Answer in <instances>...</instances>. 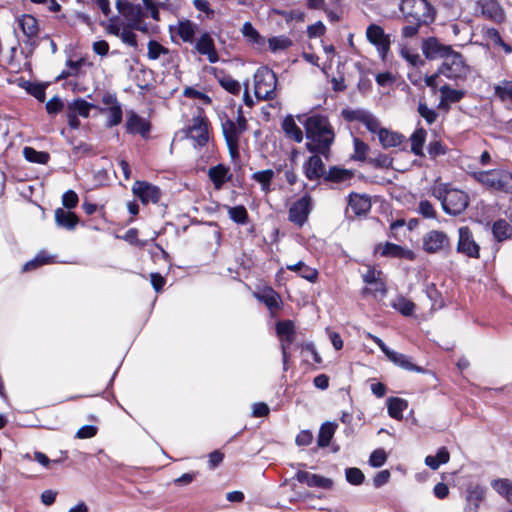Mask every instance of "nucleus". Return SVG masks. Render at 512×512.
Masks as SVG:
<instances>
[{"instance_id": "obj_1", "label": "nucleus", "mask_w": 512, "mask_h": 512, "mask_svg": "<svg viewBox=\"0 0 512 512\" xmlns=\"http://www.w3.org/2000/svg\"><path fill=\"white\" fill-rule=\"evenodd\" d=\"M303 124L306 131L307 150L328 158L335 139V133L328 118L322 115H312L307 117Z\"/></svg>"}, {"instance_id": "obj_2", "label": "nucleus", "mask_w": 512, "mask_h": 512, "mask_svg": "<svg viewBox=\"0 0 512 512\" xmlns=\"http://www.w3.org/2000/svg\"><path fill=\"white\" fill-rule=\"evenodd\" d=\"M431 194L440 201L443 211L452 216L462 214L469 205V196L463 190L453 188L449 183H437Z\"/></svg>"}, {"instance_id": "obj_3", "label": "nucleus", "mask_w": 512, "mask_h": 512, "mask_svg": "<svg viewBox=\"0 0 512 512\" xmlns=\"http://www.w3.org/2000/svg\"><path fill=\"white\" fill-rule=\"evenodd\" d=\"M400 10L406 22L429 24L434 21V10L426 0H402Z\"/></svg>"}, {"instance_id": "obj_4", "label": "nucleus", "mask_w": 512, "mask_h": 512, "mask_svg": "<svg viewBox=\"0 0 512 512\" xmlns=\"http://www.w3.org/2000/svg\"><path fill=\"white\" fill-rule=\"evenodd\" d=\"M473 178L483 186L506 193H512V174L505 170L478 171Z\"/></svg>"}, {"instance_id": "obj_5", "label": "nucleus", "mask_w": 512, "mask_h": 512, "mask_svg": "<svg viewBox=\"0 0 512 512\" xmlns=\"http://www.w3.org/2000/svg\"><path fill=\"white\" fill-rule=\"evenodd\" d=\"M276 74L266 66L258 68L254 74V93L259 100L274 99L276 94Z\"/></svg>"}, {"instance_id": "obj_6", "label": "nucleus", "mask_w": 512, "mask_h": 512, "mask_svg": "<svg viewBox=\"0 0 512 512\" xmlns=\"http://www.w3.org/2000/svg\"><path fill=\"white\" fill-rule=\"evenodd\" d=\"M448 79H463L469 73V66L463 56L453 49L444 57L438 71Z\"/></svg>"}, {"instance_id": "obj_7", "label": "nucleus", "mask_w": 512, "mask_h": 512, "mask_svg": "<svg viewBox=\"0 0 512 512\" xmlns=\"http://www.w3.org/2000/svg\"><path fill=\"white\" fill-rule=\"evenodd\" d=\"M366 38L375 46L380 58L385 60L390 51V35L386 34L381 26L370 24L366 29Z\"/></svg>"}, {"instance_id": "obj_8", "label": "nucleus", "mask_w": 512, "mask_h": 512, "mask_svg": "<svg viewBox=\"0 0 512 512\" xmlns=\"http://www.w3.org/2000/svg\"><path fill=\"white\" fill-rule=\"evenodd\" d=\"M276 331L281 340L283 370L287 371L288 348L294 342L296 336L294 323L290 320L279 321L276 324Z\"/></svg>"}, {"instance_id": "obj_9", "label": "nucleus", "mask_w": 512, "mask_h": 512, "mask_svg": "<svg viewBox=\"0 0 512 512\" xmlns=\"http://www.w3.org/2000/svg\"><path fill=\"white\" fill-rule=\"evenodd\" d=\"M311 211L312 198L309 194L306 193L291 205L289 209V220L295 225L301 227L307 221Z\"/></svg>"}, {"instance_id": "obj_10", "label": "nucleus", "mask_w": 512, "mask_h": 512, "mask_svg": "<svg viewBox=\"0 0 512 512\" xmlns=\"http://www.w3.org/2000/svg\"><path fill=\"white\" fill-rule=\"evenodd\" d=\"M223 135L232 159L239 157V139L242 134L241 128L235 125V121L226 119L222 122Z\"/></svg>"}, {"instance_id": "obj_11", "label": "nucleus", "mask_w": 512, "mask_h": 512, "mask_svg": "<svg viewBox=\"0 0 512 512\" xmlns=\"http://www.w3.org/2000/svg\"><path fill=\"white\" fill-rule=\"evenodd\" d=\"M422 245L426 252L438 253L449 248L450 239L443 231L431 230L424 235Z\"/></svg>"}, {"instance_id": "obj_12", "label": "nucleus", "mask_w": 512, "mask_h": 512, "mask_svg": "<svg viewBox=\"0 0 512 512\" xmlns=\"http://www.w3.org/2000/svg\"><path fill=\"white\" fill-rule=\"evenodd\" d=\"M132 192L143 204L157 203L161 198L160 188L146 181H136L132 186Z\"/></svg>"}, {"instance_id": "obj_13", "label": "nucleus", "mask_w": 512, "mask_h": 512, "mask_svg": "<svg viewBox=\"0 0 512 512\" xmlns=\"http://www.w3.org/2000/svg\"><path fill=\"white\" fill-rule=\"evenodd\" d=\"M458 233L457 251L471 258H479L480 247L474 241L470 229L466 226L460 227Z\"/></svg>"}, {"instance_id": "obj_14", "label": "nucleus", "mask_w": 512, "mask_h": 512, "mask_svg": "<svg viewBox=\"0 0 512 512\" xmlns=\"http://www.w3.org/2000/svg\"><path fill=\"white\" fill-rule=\"evenodd\" d=\"M194 48L200 55L206 56L210 63H217L219 55L215 47V42L209 32L202 33L194 42Z\"/></svg>"}, {"instance_id": "obj_15", "label": "nucleus", "mask_w": 512, "mask_h": 512, "mask_svg": "<svg viewBox=\"0 0 512 512\" xmlns=\"http://www.w3.org/2000/svg\"><path fill=\"white\" fill-rule=\"evenodd\" d=\"M451 50V46L441 43L435 37H429L422 41V52L429 60L444 59Z\"/></svg>"}, {"instance_id": "obj_16", "label": "nucleus", "mask_w": 512, "mask_h": 512, "mask_svg": "<svg viewBox=\"0 0 512 512\" xmlns=\"http://www.w3.org/2000/svg\"><path fill=\"white\" fill-rule=\"evenodd\" d=\"M188 136L194 142V146L202 147L209 140L208 123L202 117H195L188 127Z\"/></svg>"}, {"instance_id": "obj_17", "label": "nucleus", "mask_w": 512, "mask_h": 512, "mask_svg": "<svg viewBox=\"0 0 512 512\" xmlns=\"http://www.w3.org/2000/svg\"><path fill=\"white\" fill-rule=\"evenodd\" d=\"M295 479L302 484H306L311 488H320L329 490L333 486V480L318 474H313L308 471L298 470L295 474Z\"/></svg>"}, {"instance_id": "obj_18", "label": "nucleus", "mask_w": 512, "mask_h": 512, "mask_svg": "<svg viewBox=\"0 0 512 512\" xmlns=\"http://www.w3.org/2000/svg\"><path fill=\"white\" fill-rule=\"evenodd\" d=\"M478 7L485 18L496 23L505 21L506 14L498 0H479Z\"/></svg>"}, {"instance_id": "obj_19", "label": "nucleus", "mask_w": 512, "mask_h": 512, "mask_svg": "<svg viewBox=\"0 0 512 512\" xmlns=\"http://www.w3.org/2000/svg\"><path fill=\"white\" fill-rule=\"evenodd\" d=\"M116 7L118 12L125 18L127 21L128 27L131 24L137 22L138 20L143 19L144 12L140 4H134L129 0H117Z\"/></svg>"}, {"instance_id": "obj_20", "label": "nucleus", "mask_w": 512, "mask_h": 512, "mask_svg": "<svg viewBox=\"0 0 512 512\" xmlns=\"http://www.w3.org/2000/svg\"><path fill=\"white\" fill-rule=\"evenodd\" d=\"M375 252L383 257L400 258L407 260H413L415 258V254L412 250L391 242H386L384 245L378 244L375 247Z\"/></svg>"}, {"instance_id": "obj_21", "label": "nucleus", "mask_w": 512, "mask_h": 512, "mask_svg": "<svg viewBox=\"0 0 512 512\" xmlns=\"http://www.w3.org/2000/svg\"><path fill=\"white\" fill-rule=\"evenodd\" d=\"M344 117L349 121H359L361 122L368 131L376 132L378 130V119L371 113L365 110H352V111H344Z\"/></svg>"}, {"instance_id": "obj_22", "label": "nucleus", "mask_w": 512, "mask_h": 512, "mask_svg": "<svg viewBox=\"0 0 512 512\" xmlns=\"http://www.w3.org/2000/svg\"><path fill=\"white\" fill-rule=\"evenodd\" d=\"M303 172L305 176L311 181L325 177V165L320 156H310L303 164Z\"/></svg>"}, {"instance_id": "obj_23", "label": "nucleus", "mask_w": 512, "mask_h": 512, "mask_svg": "<svg viewBox=\"0 0 512 512\" xmlns=\"http://www.w3.org/2000/svg\"><path fill=\"white\" fill-rule=\"evenodd\" d=\"M126 131L130 134H140L146 138L150 131V123L132 111L127 116Z\"/></svg>"}, {"instance_id": "obj_24", "label": "nucleus", "mask_w": 512, "mask_h": 512, "mask_svg": "<svg viewBox=\"0 0 512 512\" xmlns=\"http://www.w3.org/2000/svg\"><path fill=\"white\" fill-rule=\"evenodd\" d=\"M375 133L378 135L379 141L385 149L397 147L401 145L404 140V136L402 134L381 128L380 123L378 124V130H376Z\"/></svg>"}, {"instance_id": "obj_25", "label": "nucleus", "mask_w": 512, "mask_h": 512, "mask_svg": "<svg viewBox=\"0 0 512 512\" xmlns=\"http://www.w3.org/2000/svg\"><path fill=\"white\" fill-rule=\"evenodd\" d=\"M385 356L389 359V361H391L392 363H394L395 365L399 366L404 370L415 371L418 373L424 372L423 368L413 364L411 362V359L402 353L390 349Z\"/></svg>"}, {"instance_id": "obj_26", "label": "nucleus", "mask_w": 512, "mask_h": 512, "mask_svg": "<svg viewBox=\"0 0 512 512\" xmlns=\"http://www.w3.org/2000/svg\"><path fill=\"white\" fill-rule=\"evenodd\" d=\"M198 26L190 20L179 21L175 27V33L185 43L193 44Z\"/></svg>"}, {"instance_id": "obj_27", "label": "nucleus", "mask_w": 512, "mask_h": 512, "mask_svg": "<svg viewBox=\"0 0 512 512\" xmlns=\"http://www.w3.org/2000/svg\"><path fill=\"white\" fill-rule=\"evenodd\" d=\"M208 176L212 181L215 189L219 190L222 188L224 183L231 179L232 175L229 173V168L222 164H219L211 167L208 170Z\"/></svg>"}, {"instance_id": "obj_28", "label": "nucleus", "mask_w": 512, "mask_h": 512, "mask_svg": "<svg viewBox=\"0 0 512 512\" xmlns=\"http://www.w3.org/2000/svg\"><path fill=\"white\" fill-rule=\"evenodd\" d=\"M439 91L441 93L440 108L448 107L449 104L459 102L465 95L463 90L453 89L447 84L441 86Z\"/></svg>"}, {"instance_id": "obj_29", "label": "nucleus", "mask_w": 512, "mask_h": 512, "mask_svg": "<svg viewBox=\"0 0 512 512\" xmlns=\"http://www.w3.org/2000/svg\"><path fill=\"white\" fill-rule=\"evenodd\" d=\"M19 28L23 34L28 38L32 39L37 37L39 33L38 21L32 15L24 14L17 20Z\"/></svg>"}, {"instance_id": "obj_30", "label": "nucleus", "mask_w": 512, "mask_h": 512, "mask_svg": "<svg viewBox=\"0 0 512 512\" xmlns=\"http://www.w3.org/2000/svg\"><path fill=\"white\" fill-rule=\"evenodd\" d=\"M287 138L300 143L303 141V132L300 127L296 124L293 116H286L281 125Z\"/></svg>"}, {"instance_id": "obj_31", "label": "nucleus", "mask_w": 512, "mask_h": 512, "mask_svg": "<svg viewBox=\"0 0 512 512\" xmlns=\"http://www.w3.org/2000/svg\"><path fill=\"white\" fill-rule=\"evenodd\" d=\"M55 221L57 226L67 230H73L76 227L79 219L74 213L66 211L62 208H57L55 210Z\"/></svg>"}, {"instance_id": "obj_32", "label": "nucleus", "mask_w": 512, "mask_h": 512, "mask_svg": "<svg viewBox=\"0 0 512 512\" xmlns=\"http://www.w3.org/2000/svg\"><path fill=\"white\" fill-rule=\"evenodd\" d=\"M286 268L298 273L300 277L311 283L316 282L318 279V271L315 268L306 265L302 261H299L296 264L287 265Z\"/></svg>"}, {"instance_id": "obj_33", "label": "nucleus", "mask_w": 512, "mask_h": 512, "mask_svg": "<svg viewBox=\"0 0 512 512\" xmlns=\"http://www.w3.org/2000/svg\"><path fill=\"white\" fill-rule=\"evenodd\" d=\"M275 177V172L272 169L257 171L252 174L251 178L260 184L261 191L268 194L272 191L271 182Z\"/></svg>"}, {"instance_id": "obj_34", "label": "nucleus", "mask_w": 512, "mask_h": 512, "mask_svg": "<svg viewBox=\"0 0 512 512\" xmlns=\"http://www.w3.org/2000/svg\"><path fill=\"white\" fill-rule=\"evenodd\" d=\"M388 413L397 420L403 418V411L408 407V402L405 399L398 397H391L388 399Z\"/></svg>"}, {"instance_id": "obj_35", "label": "nucleus", "mask_w": 512, "mask_h": 512, "mask_svg": "<svg viewBox=\"0 0 512 512\" xmlns=\"http://www.w3.org/2000/svg\"><path fill=\"white\" fill-rule=\"evenodd\" d=\"M450 454L447 448L441 447L438 449L435 456L428 455L425 458V464L432 470H437L441 464L449 462Z\"/></svg>"}, {"instance_id": "obj_36", "label": "nucleus", "mask_w": 512, "mask_h": 512, "mask_svg": "<svg viewBox=\"0 0 512 512\" xmlns=\"http://www.w3.org/2000/svg\"><path fill=\"white\" fill-rule=\"evenodd\" d=\"M492 488L512 504V481L506 478L495 479L491 482Z\"/></svg>"}, {"instance_id": "obj_37", "label": "nucleus", "mask_w": 512, "mask_h": 512, "mask_svg": "<svg viewBox=\"0 0 512 512\" xmlns=\"http://www.w3.org/2000/svg\"><path fill=\"white\" fill-rule=\"evenodd\" d=\"M352 172L337 166L330 167L324 177L325 181L340 183L352 178Z\"/></svg>"}, {"instance_id": "obj_38", "label": "nucleus", "mask_w": 512, "mask_h": 512, "mask_svg": "<svg viewBox=\"0 0 512 512\" xmlns=\"http://www.w3.org/2000/svg\"><path fill=\"white\" fill-rule=\"evenodd\" d=\"M426 130L424 128H417L411 135V151L417 155H423V145L426 139Z\"/></svg>"}, {"instance_id": "obj_39", "label": "nucleus", "mask_w": 512, "mask_h": 512, "mask_svg": "<svg viewBox=\"0 0 512 512\" xmlns=\"http://www.w3.org/2000/svg\"><path fill=\"white\" fill-rule=\"evenodd\" d=\"M259 301L263 302L270 310L279 308L280 296L272 288L264 290L262 293L256 294Z\"/></svg>"}, {"instance_id": "obj_40", "label": "nucleus", "mask_w": 512, "mask_h": 512, "mask_svg": "<svg viewBox=\"0 0 512 512\" xmlns=\"http://www.w3.org/2000/svg\"><path fill=\"white\" fill-rule=\"evenodd\" d=\"M229 218L236 224L245 225L248 223L249 215L247 209L243 205L226 206Z\"/></svg>"}, {"instance_id": "obj_41", "label": "nucleus", "mask_w": 512, "mask_h": 512, "mask_svg": "<svg viewBox=\"0 0 512 512\" xmlns=\"http://www.w3.org/2000/svg\"><path fill=\"white\" fill-rule=\"evenodd\" d=\"M23 156L27 161L37 164H47L50 159L47 152L37 151L29 146L23 148Z\"/></svg>"}, {"instance_id": "obj_42", "label": "nucleus", "mask_w": 512, "mask_h": 512, "mask_svg": "<svg viewBox=\"0 0 512 512\" xmlns=\"http://www.w3.org/2000/svg\"><path fill=\"white\" fill-rule=\"evenodd\" d=\"M336 430V426L333 423L327 422L324 423L319 430L318 434V446L319 447H327L330 444L331 439L334 436Z\"/></svg>"}, {"instance_id": "obj_43", "label": "nucleus", "mask_w": 512, "mask_h": 512, "mask_svg": "<svg viewBox=\"0 0 512 512\" xmlns=\"http://www.w3.org/2000/svg\"><path fill=\"white\" fill-rule=\"evenodd\" d=\"M102 113L106 115L108 127H113L122 121V108L121 105H112L106 109H102Z\"/></svg>"}, {"instance_id": "obj_44", "label": "nucleus", "mask_w": 512, "mask_h": 512, "mask_svg": "<svg viewBox=\"0 0 512 512\" xmlns=\"http://www.w3.org/2000/svg\"><path fill=\"white\" fill-rule=\"evenodd\" d=\"M93 107L94 106L91 103H88L84 99H76L68 104V110L84 118H87L89 116L90 110Z\"/></svg>"}, {"instance_id": "obj_45", "label": "nucleus", "mask_w": 512, "mask_h": 512, "mask_svg": "<svg viewBox=\"0 0 512 512\" xmlns=\"http://www.w3.org/2000/svg\"><path fill=\"white\" fill-rule=\"evenodd\" d=\"M349 205L355 214H362L370 209V202L367 198L360 195H351L349 199Z\"/></svg>"}, {"instance_id": "obj_46", "label": "nucleus", "mask_w": 512, "mask_h": 512, "mask_svg": "<svg viewBox=\"0 0 512 512\" xmlns=\"http://www.w3.org/2000/svg\"><path fill=\"white\" fill-rule=\"evenodd\" d=\"M495 95L501 101H512V80H503L494 87Z\"/></svg>"}, {"instance_id": "obj_47", "label": "nucleus", "mask_w": 512, "mask_h": 512, "mask_svg": "<svg viewBox=\"0 0 512 512\" xmlns=\"http://www.w3.org/2000/svg\"><path fill=\"white\" fill-rule=\"evenodd\" d=\"M492 232L498 241H503L510 236L511 227L505 220H498L493 224Z\"/></svg>"}, {"instance_id": "obj_48", "label": "nucleus", "mask_w": 512, "mask_h": 512, "mask_svg": "<svg viewBox=\"0 0 512 512\" xmlns=\"http://www.w3.org/2000/svg\"><path fill=\"white\" fill-rule=\"evenodd\" d=\"M242 34L243 36L251 43L261 45L264 43V39L258 33V31L253 27L250 22H245L242 26Z\"/></svg>"}, {"instance_id": "obj_49", "label": "nucleus", "mask_w": 512, "mask_h": 512, "mask_svg": "<svg viewBox=\"0 0 512 512\" xmlns=\"http://www.w3.org/2000/svg\"><path fill=\"white\" fill-rule=\"evenodd\" d=\"M269 49L272 52L282 51L292 46V41L286 36H275L268 40Z\"/></svg>"}, {"instance_id": "obj_50", "label": "nucleus", "mask_w": 512, "mask_h": 512, "mask_svg": "<svg viewBox=\"0 0 512 512\" xmlns=\"http://www.w3.org/2000/svg\"><path fill=\"white\" fill-rule=\"evenodd\" d=\"M147 47V56L150 60H157L160 56L169 54V49L155 40H150Z\"/></svg>"}, {"instance_id": "obj_51", "label": "nucleus", "mask_w": 512, "mask_h": 512, "mask_svg": "<svg viewBox=\"0 0 512 512\" xmlns=\"http://www.w3.org/2000/svg\"><path fill=\"white\" fill-rule=\"evenodd\" d=\"M393 307L404 316H411L415 310V304L405 297H398Z\"/></svg>"}, {"instance_id": "obj_52", "label": "nucleus", "mask_w": 512, "mask_h": 512, "mask_svg": "<svg viewBox=\"0 0 512 512\" xmlns=\"http://www.w3.org/2000/svg\"><path fill=\"white\" fill-rule=\"evenodd\" d=\"M219 83L226 91L230 92L231 94L237 95L240 93V83L229 75H224L223 77L219 78Z\"/></svg>"}, {"instance_id": "obj_53", "label": "nucleus", "mask_w": 512, "mask_h": 512, "mask_svg": "<svg viewBox=\"0 0 512 512\" xmlns=\"http://www.w3.org/2000/svg\"><path fill=\"white\" fill-rule=\"evenodd\" d=\"M428 154L432 159H436L439 156L447 154L448 147L441 141H431L427 148Z\"/></svg>"}, {"instance_id": "obj_54", "label": "nucleus", "mask_w": 512, "mask_h": 512, "mask_svg": "<svg viewBox=\"0 0 512 512\" xmlns=\"http://www.w3.org/2000/svg\"><path fill=\"white\" fill-rule=\"evenodd\" d=\"M51 262V257L46 255L45 252H40L36 255V257L30 261H28L23 266V271H31L39 266H42L44 264H48Z\"/></svg>"}, {"instance_id": "obj_55", "label": "nucleus", "mask_w": 512, "mask_h": 512, "mask_svg": "<svg viewBox=\"0 0 512 512\" xmlns=\"http://www.w3.org/2000/svg\"><path fill=\"white\" fill-rule=\"evenodd\" d=\"M354 154L353 158L359 161H364L366 159L367 153L369 151V146L360 140L359 138H354Z\"/></svg>"}, {"instance_id": "obj_56", "label": "nucleus", "mask_w": 512, "mask_h": 512, "mask_svg": "<svg viewBox=\"0 0 512 512\" xmlns=\"http://www.w3.org/2000/svg\"><path fill=\"white\" fill-rule=\"evenodd\" d=\"M417 212L424 218L435 219L437 216L434 206L428 200H421L419 202Z\"/></svg>"}, {"instance_id": "obj_57", "label": "nucleus", "mask_w": 512, "mask_h": 512, "mask_svg": "<svg viewBox=\"0 0 512 512\" xmlns=\"http://www.w3.org/2000/svg\"><path fill=\"white\" fill-rule=\"evenodd\" d=\"M346 480L352 485H360L364 481V474L359 468H347L345 471Z\"/></svg>"}, {"instance_id": "obj_58", "label": "nucleus", "mask_w": 512, "mask_h": 512, "mask_svg": "<svg viewBox=\"0 0 512 512\" xmlns=\"http://www.w3.org/2000/svg\"><path fill=\"white\" fill-rule=\"evenodd\" d=\"M418 113L423 117L428 124H432L436 121L438 114L437 112L429 108L426 103L420 102L418 105Z\"/></svg>"}, {"instance_id": "obj_59", "label": "nucleus", "mask_w": 512, "mask_h": 512, "mask_svg": "<svg viewBox=\"0 0 512 512\" xmlns=\"http://www.w3.org/2000/svg\"><path fill=\"white\" fill-rule=\"evenodd\" d=\"M25 89L31 95H33L37 100L43 102L45 100V86L42 84L27 82L25 85Z\"/></svg>"}, {"instance_id": "obj_60", "label": "nucleus", "mask_w": 512, "mask_h": 512, "mask_svg": "<svg viewBox=\"0 0 512 512\" xmlns=\"http://www.w3.org/2000/svg\"><path fill=\"white\" fill-rule=\"evenodd\" d=\"M183 95L188 98L198 99L203 104L211 103V98L207 94L193 87H186L183 91Z\"/></svg>"}, {"instance_id": "obj_61", "label": "nucleus", "mask_w": 512, "mask_h": 512, "mask_svg": "<svg viewBox=\"0 0 512 512\" xmlns=\"http://www.w3.org/2000/svg\"><path fill=\"white\" fill-rule=\"evenodd\" d=\"M133 29L128 28V25H123V29L119 38L121 41L133 48L137 47L136 34L132 31Z\"/></svg>"}, {"instance_id": "obj_62", "label": "nucleus", "mask_w": 512, "mask_h": 512, "mask_svg": "<svg viewBox=\"0 0 512 512\" xmlns=\"http://www.w3.org/2000/svg\"><path fill=\"white\" fill-rule=\"evenodd\" d=\"M107 33L119 37L123 26L119 23V17H111L106 24H102Z\"/></svg>"}, {"instance_id": "obj_63", "label": "nucleus", "mask_w": 512, "mask_h": 512, "mask_svg": "<svg viewBox=\"0 0 512 512\" xmlns=\"http://www.w3.org/2000/svg\"><path fill=\"white\" fill-rule=\"evenodd\" d=\"M387 460V454L383 449L374 450L369 458V464L372 467H381Z\"/></svg>"}, {"instance_id": "obj_64", "label": "nucleus", "mask_w": 512, "mask_h": 512, "mask_svg": "<svg viewBox=\"0 0 512 512\" xmlns=\"http://www.w3.org/2000/svg\"><path fill=\"white\" fill-rule=\"evenodd\" d=\"M467 498L471 502L474 501L475 502V506L477 507L479 505V503L484 498V489L481 486H479V485L470 487L468 489V496H467Z\"/></svg>"}]
</instances>
